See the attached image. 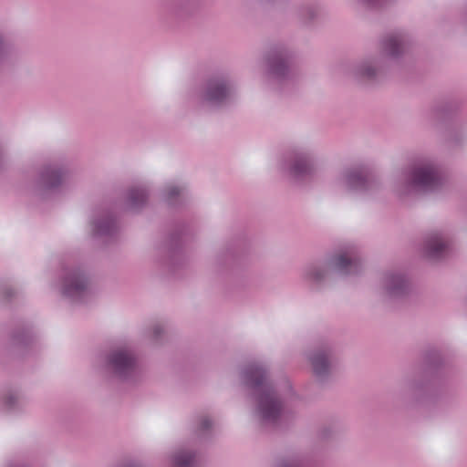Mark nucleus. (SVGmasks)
<instances>
[{
	"label": "nucleus",
	"mask_w": 467,
	"mask_h": 467,
	"mask_svg": "<svg viewBox=\"0 0 467 467\" xmlns=\"http://www.w3.org/2000/svg\"><path fill=\"white\" fill-rule=\"evenodd\" d=\"M232 94L231 87L223 80H211L207 84L204 99L212 103H221Z\"/></svg>",
	"instance_id": "nucleus-9"
},
{
	"label": "nucleus",
	"mask_w": 467,
	"mask_h": 467,
	"mask_svg": "<svg viewBox=\"0 0 467 467\" xmlns=\"http://www.w3.org/2000/svg\"><path fill=\"white\" fill-rule=\"evenodd\" d=\"M180 190L177 187H170L167 191V200L171 201L172 198L179 194Z\"/></svg>",
	"instance_id": "nucleus-21"
},
{
	"label": "nucleus",
	"mask_w": 467,
	"mask_h": 467,
	"mask_svg": "<svg viewBox=\"0 0 467 467\" xmlns=\"http://www.w3.org/2000/svg\"><path fill=\"white\" fill-rule=\"evenodd\" d=\"M270 73L274 78H284L289 70V64L286 58L278 57L270 62Z\"/></svg>",
	"instance_id": "nucleus-15"
},
{
	"label": "nucleus",
	"mask_w": 467,
	"mask_h": 467,
	"mask_svg": "<svg viewBox=\"0 0 467 467\" xmlns=\"http://www.w3.org/2000/svg\"><path fill=\"white\" fill-rule=\"evenodd\" d=\"M244 385L258 396L256 413L265 421L276 423L287 420L292 410L279 400L272 386L267 382L265 369L257 365L248 367L243 372Z\"/></svg>",
	"instance_id": "nucleus-1"
},
{
	"label": "nucleus",
	"mask_w": 467,
	"mask_h": 467,
	"mask_svg": "<svg viewBox=\"0 0 467 467\" xmlns=\"http://www.w3.org/2000/svg\"><path fill=\"white\" fill-rule=\"evenodd\" d=\"M406 42L401 35H389L380 44V54L379 57H367L351 68L349 74L357 80H372L376 78L380 71L379 63L386 58H397L404 53Z\"/></svg>",
	"instance_id": "nucleus-2"
},
{
	"label": "nucleus",
	"mask_w": 467,
	"mask_h": 467,
	"mask_svg": "<svg viewBox=\"0 0 467 467\" xmlns=\"http://www.w3.org/2000/svg\"><path fill=\"white\" fill-rule=\"evenodd\" d=\"M68 177V171L64 168L48 167L41 174V182L47 189H55L62 185Z\"/></svg>",
	"instance_id": "nucleus-11"
},
{
	"label": "nucleus",
	"mask_w": 467,
	"mask_h": 467,
	"mask_svg": "<svg viewBox=\"0 0 467 467\" xmlns=\"http://www.w3.org/2000/svg\"><path fill=\"white\" fill-rule=\"evenodd\" d=\"M307 361L316 379L323 380L332 374L333 354L330 348H320L309 352Z\"/></svg>",
	"instance_id": "nucleus-5"
},
{
	"label": "nucleus",
	"mask_w": 467,
	"mask_h": 467,
	"mask_svg": "<svg viewBox=\"0 0 467 467\" xmlns=\"http://www.w3.org/2000/svg\"><path fill=\"white\" fill-rule=\"evenodd\" d=\"M329 434L331 435H338L340 432L337 429H333L330 431Z\"/></svg>",
	"instance_id": "nucleus-25"
},
{
	"label": "nucleus",
	"mask_w": 467,
	"mask_h": 467,
	"mask_svg": "<svg viewBox=\"0 0 467 467\" xmlns=\"http://www.w3.org/2000/svg\"><path fill=\"white\" fill-rule=\"evenodd\" d=\"M361 268L360 261L348 254L332 257L327 265H312L306 270V277L312 282H321L328 272L340 275L358 274Z\"/></svg>",
	"instance_id": "nucleus-4"
},
{
	"label": "nucleus",
	"mask_w": 467,
	"mask_h": 467,
	"mask_svg": "<svg viewBox=\"0 0 467 467\" xmlns=\"http://www.w3.org/2000/svg\"><path fill=\"white\" fill-rule=\"evenodd\" d=\"M441 184L438 170L431 163H420L411 171L403 172L397 184V192L401 195L415 191H430Z\"/></svg>",
	"instance_id": "nucleus-3"
},
{
	"label": "nucleus",
	"mask_w": 467,
	"mask_h": 467,
	"mask_svg": "<svg viewBox=\"0 0 467 467\" xmlns=\"http://www.w3.org/2000/svg\"><path fill=\"white\" fill-rule=\"evenodd\" d=\"M109 369L118 377L126 379L135 368L133 357L127 350L113 351L108 359Z\"/></svg>",
	"instance_id": "nucleus-6"
},
{
	"label": "nucleus",
	"mask_w": 467,
	"mask_h": 467,
	"mask_svg": "<svg viewBox=\"0 0 467 467\" xmlns=\"http://www.w3.org/2000/svg\"><path fill=\"white\" fill-rule=\"evenodd\" d=\"M113 228V224L109 221H104L103 223L99 224L94 225V234L98 235L107 234L111 232Z\"/></svg>",
	"instance_id": "nucleus-19"
},
{
	"label": "nucleus",
	"mask_w": 467,
	"mask_h": 467,
	"mask_svg": "<svg viewBox=\"0 0 467 467\" xmlns=\"http://www.w3.org/2000/svg\"><path fill=\"white\" fill-rule=\"evenodd\" d=\"M121 467H141L140 464L136 463V462H130V463H127Z\"/></svg>",
	"instance_id": "nucleus-23"
},
{
	"label": "nucleus",
	"mask_w": 467,
	"mask_h": 467,
	"mask_svg": "<svg viewBox=\"0 0 467 467\" xmlns=\"http://www.w3.org/2000/svg\"><path fill=\"white\" fill-rule=\"evenodd\" d=\"M147 199L144 189H132L129 193V204L131 208H137Z\"/></svg>",
	"instance_id": "nucleus-16"
},
{
	"label": "nucleus",
	"mask_w": 467,
	"mask_h": 467,
	"mask_svg": "<svg viewBox=\"0 0 467 467\" xmlns=\"http://www.w3.org/2000/svg\"><path fill=\"white\" fill-rule=\"evenodd\" d=\"M318 14V10L316 6L306 5L300 10V16L303 20L307 22L312 20Z\"/></svg>",
	"instance_id": "nucleus-18"
},
{
	"label": "nucleus",
	"mask_w": 467,
	"mask_h": 467,
	"mask_svg": "<svg viewBox=\"0 0 467 467\" xmlns=\"http://www.w3.org/2000/svg\"><path fill=\"white\" fill-rule=\"evenodd\" d=\"M201 456L191 448H180L171 456V467H202Z\"/></svg>",
	"instance_id": "nucleus-8"
},
{
	"label": "nucleus",
	"mask_w": 467,
	"mask_h": 467,
	"mask_svg": "<svg viewBox=\"0 0 467 467\" xmlns=\"http://www.w3.org/2000/svg\"><path fill=\"white\" fill-rule=\"evenodd\" d=\"M340 186L348 192H361L372 187L374 182L358 170L347 171L339 180Z\"/></svg>",
	"instance_id": "nucleus-7"
},
{
	"label": "nucleus",
	"mask_w": 467,
	"mask_h": 467,
	"mask_svg": "<svg viewBox=\"0 0 467 467\" xmlns=\"http://www.w3.org/2000/svg\"><path fill=\"white\" fill-rule=\"evenodd\" d=\"M291 175L296 178H303L314 173L316 170L313 159L307 154L297 155L291 167L289 168Z\"/></svg>",
	"instance_id": "nucleus-13"
},
{
	"label": "nucleus",
	"mask_w": 467,
	"mask_h": 467,
	"mask_svg": "<svg viewBox=\"0 0 467 467\" xmlns=\"http://www.w3.org/2000/svg\"><path fill=\"white\" fill-rule=\"evenodd\" d=\"M88 285L87 278L82 274L74 272L64 280L63 293L67 296L75 297L81 295Z\"/></svg>",
	"instance_id": "nucleus-10"
},
{
	"label": "nucleus",
	"mask_w": 467,
	"mask_h": 467,
	"mask_svg": "<svg viewBox=\"0 0 467 467\" xmlns=\"http://www.w3.org/2000/svg\"><path fill=\"white\" fill-rule=\"evenodd\" d=\"M4 404L7 409H14L21 407L22 400L19 395L12 393L5 397Z\"/></svg>",
	"instance_id": "nucleus-17"
},
{
	"label": "nucleus",
	"mask_w": 467,
	"mask_h": 467,
	"mask_svg": "<svg viewBox=\"0 0 467 467\" xmlns=\"http://www.w3.org/2000/svg\"><path fill=\"white\" fill-rule=\"evenodd\" d=\"M200 425L202 429H209L213 426V422L208 417H203L200 420Z\"/></svg>",
	"instance_id": "nucleus-22"
},
{
	"label": "nucleus",
	"mask_w": 467,
	"mask_h": 467,
	"mask_svg": "<svg viewBox=\"0 0 467 467\" xmlns=\"http://www.w3.org/2000/svg\"><path fill=\"white\" fill-rule=\"evenodd\" d=\"M275 467H301L295 460H281Z\"/></svg>",
	"instance_id": "nucleus-20"
},
{
	"label": "nucleus",
	"mask_w": 467,
	"mask_h": 467,
	"mask_svg": "<svg viewBox=\"0 0 467 467\" xmlns=\"http://www.w3.org/2000/svg\"><path fill=\"white\" fill-rule=\"evenodd\" d=\"M380 285L386 294L396 296L404 292L406 280L399 274L387 273L382 276Z\"/></svg>",
	"instance_id": "nucleus-12"
},
{
	"label": "nucleus",
	"mask_w": 467,
	"mask_h": 467,
	"mask_svg": "<svg viewBox=\"0 0 467 467\" xmlns=\"http://www.w3.org/2000/svg\"><path fill=\"white\" fill-rule=\"evenodd\" d=\"M161 327H159V326L155 327L154 330H153L155 336H158L161 333Z\"/></svg>",
	"instance_id": "nucleus-24"
},
{
	"label": "nucleus",
	"mask_w": 467,
	"mask_h": 467,
	"mask_svg": "<svg viewBox=\"0 0 467 467\" xmlns=\"http://www.w3.org/2000/svg\"><path fill=\"white\" fill-rule=\"evenodd\" d=\"M446 248V243L439 234L430 235L424 244V251L430 257H438Z\"/></svg>",
	"instance_id": "nucleus-14"
}]
</instances>
